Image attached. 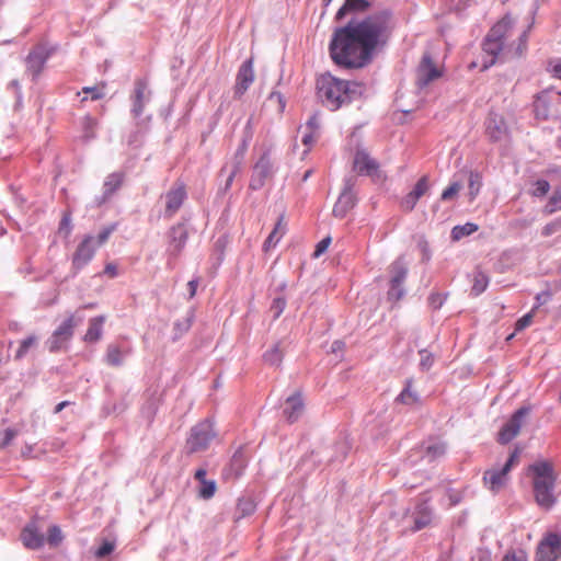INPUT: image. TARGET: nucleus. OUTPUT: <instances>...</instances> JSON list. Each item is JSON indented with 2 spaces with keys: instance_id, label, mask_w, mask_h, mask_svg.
<instances>
[{
  "instance_id": "2f4dec72",
  "label": "nucleus",
  "mask_w": 561,
  "mask_h": 561,
  "mask_svg": "<svg viewBox=\"0 0 561 561\" xmlns=\"http://www.w3.org/2000/svg\"><path fill=\"white\" fill-rule=\"evenodd\" d=\"M482 186V178L478 172L470 171L469 173V183H468V195L469 201L473 202L476 197L479 195Z\"/></svg>"
},
{
  "instance_id": "de8ad7c7",
  "label": "nucleus",
  "mask_w": 561,
  "mask_h": 561,
  "mask_svg": "<svg viewBox=\"0 0 561 561\" xmlns=\"http://www.w3.org/2000/svg\"><path fill=\"white\" fill-rule=\"evenodd\" d=\"M550 190V184L546 180H538L535 182V190L531 192L533 196L542 197Z\"/></svg>"
},
{
  "instance_id": "49530a36",
  "label": "nucleus",
  "mask_w": 561,
  "mask_h": 561,
  "mask_svg": "<svg viewBox=\"0 0 561 561\" xmlns=\"http://www.w3.org/2000/svg\"><path fill=\"white\" fill-rule=\"evenodd\" d=\"M537 307H535L530 312L526 313L525 316H523L520 319H518L515 323V331L516 332H519V331H523L524 329H526L527 327H529L533 322V319H534V312H535V309Z\"/></svg>"
},
{
  "instance_id": "f257e3e1",
  "label": "nucleus",
  "mask_w": 561,
  "mask_h": 561,
  "mask_svg": "<svg viewBox=\"0 0 561 561\" xmlns=\"http://www.w3.org/2000/svg\"><path fill=\"white\" fill-rule=\"evenodd\" d=\"M394 28L390 11L382 10L355 24H347L334 32L330 43L332 60L344 68L366 66L378 48L383 47Z\"/></svg>"
},
{
  "instance_id": "e433bc0d",
  "label": "nucleus",
  "mask_w": 561,
  "mask_h": 561,
  "mask_svg": "<svg viewBox=\"0 0 561 561\" xmlns=\"http://www.w3.org/2000/svg\"><path fill=\"white\" fill-rule=\"evenodd\" d=\"M478 230V226L472 222H467L462 226H456L454 227L451 231V237L454 240H459L462 237L470 236L471 233L476 232Z\"/></svg>"
},
{
  "instance_id": "9d476101",
  "label": "nucleus",
  "mask_w": 561,
  "mask_h": 561,
  "mask_svg": "<svg viewBox=\"0 0 561 561\" xmlns=\"http://www.w3.org/2000/svg\"><path fill=\"white\" fill-rule=\"evenodd\" d=\"M528 414V408L518 409L499 432V443L507 444L514 439L519 434L524 420Z\"/></svg>"
},
{
  "instance_id": "6ab92c4d",
  "label": "nucleus",
  "mask_w": 561,
  "mask_h": 561,
  "mask_svg": "<svg viewBox=\"0 0 561 561\" xmlns=\"http://www.w3.org/2000/svg\"><path fill=\"white\" fill-rule=\"evenodd\" d=\"M442 71L436 67L431 56L425 54L417 69V82L420 87L427 85L431 81L438 79Z\"/></svg>"
},
{
  "instance_id": "f8f14e48",
  "label": "nucleus",
  "mask_w": 561,
  "mask_h": 561,
  "mask_svg": "<svg viewBox=\"0 0 561 561\" xmlns=\"http://www.w3.org/2000/svg\"><path fill=\"white\" fill-rule=\"evenodd\" d=\"M149 99L150 91L148 89V81L142 78L136 79L134 83V91L130 95V112L135 118H139L142 115L145 105L149 101Z\"/></svg>"
},
{
  "instance_id": "4c0bfd02",
  "label": "nucleus",
  "mask_w": 561,
  "mask_h": 561,
  "mask_svg": "<svg viewBox=\"0 0 561 561\" xmlns=\"http://www.w3.org/2000/svg\"><path fill=\"white\" fill-rule=\"evenodd\" d=\"M446 453V444L445 443H435L432 445H428L425 449V457L432 461L435 460L442 456H444Z\"/></svg>"
},
{
  "instance_id": "4d7b16f0",
  "label": "nucleus",
  "mask_w": 561,
  "mask_h": 561,
  "mask_svg": "<svg viewBox=\"0 0 561 561\" xmlns=\"http://www.w3.org/2000/svg\"><path fill=\"white\" fill-rule=\"evenodd\" d=\"M550 66L552 76L561 80V59L551 61Z\"/></svg>"
},
{
  "instance_id": "cd10ccee",
  "label": "nucleus",
  "mask_w": 561,
  "mask_h": 561,
  "mask_svg": "<svg viewBox=\"0 0 561 561\" xmlns=\"http://www.w3.org/2000/svg\"><path fill=\"white\" fill-rule=\"evenodd\" d=\"M432 523V511L431 508L422 504L416 507L414 513V530H421L427 527Z\"/></svg>"
},
{
  "instance_id": "f3484780",
  "label": "nucleus",
  "mask_w": 561,
  "mask_h": 561,
  "mask_svg": "<svg viewBox=\"0 0 561 561\" xmlns=\"http://www.w3.org/2000/svg\"><path fill=\"white\" fill-rule=\"evenodd\" d=\"M354 169L360 174L381 178L379 164L365 151H357L354 158Z\"/></svg>"
},
{
  "instance_id": "a878e982",
  "label": "nucleus",
  "mask_w": 561,
  "mask_h": 561,
  "mask_svg": "<svg viewBox=\"0 0 561 561\" xmlns=\"http://www.w3.org/2000/svg\"><path fill=\"white\" fill-rule=\"evenodd\" d=\"M553 489L554 485H543L539 488L534 489V495L536 503L546 508L549 510L552 507V505L556 503V497L553 495Z\"/></svg>"
},
{
  "instance_id": "680f3d73",
  "label": "nucleus",
  "mask_w": 561,
  "mask_h": 561,
  "mask_svg": "<svg viewBox=\"0 0 561 561\" xmlns=\"http://www.w3.org/2000/svg\"><path fill=\"white\" fill-rule=\"evenodd\" d=\"M314 141V131H306L302 136V142L306 145V146H309L311 145L312 142Z\"/></svg>"
},
{
  "instance_id": "423d86ee",
  "label": "nucleus",
  "mask_w": 561,
  "mask_h": 561,
  "mask_svg": "<svg viewBox=\"0 0 561 561\" xmlns=\"http://www.w3.org/2000/svg\"><path fill=\"white\" fill-rule=\"evenodd\" d=\"M79 321L75 314H70L56 328L47 341L49 352L56 353L67 347Z\"/></svg>"
},
{
  "instance_id": "1a4fd4ad",
  "label": "nucleus",
  "mask_w": 561,
  "mask_h": 561,
  "mask_svg": "<svg viewBox=\"0 0 561 561\" xmlns=\"http://www.w3.org/2000/svg\"><path fill=\"white\" fill-rule=\"evenodd\" d=\"M529 473L533 476V488L543 485H554L557 476L550 461H537L528 467Z\"/></svg>"
},
{
  "instance_id": "a19ab883",
  "label": "nucleus",
  "mask_w": 561,
  "mask_h": 561,
  "mask_svg": "<svg viewBox=\"0 0 561 561\" xmlns=\"http://www.w3.org/2000/svg\"><path fill=\"white\" fill-rule=\"evenodd\" d=\"M501 561H529L528 553L524 549H510Z\"/></svg>"
},
{
  "instance_id": "09e8293b",
  "label": "nucleus",
  "mask_w": 561,
  "mask_h": 561,
  "mask_svg": "<svg viewBox=\"0 0 561 561\" xmlns=\"http://www.w3.org/2000/svg\"><path fill=\"white\" fill-rule=\"evenodd\" d=\"M558 231H561V217L557 218L556 220L547 224L542 230L541 234L545 237H549Z\"/></svg>"
},
{
  "instance_id": "9b49d317",
  "label": "nucleus",
  "mask_w": 561,
  "mask_h": 561,
  "mask_svg": "<svg viewBox=\"0 0 561 561\" xmlns=\"http://www.w3.org/2000/svg\"><path fill=\"white\" fill-rule=\"evenodd\" d=\"M95 250L96 245L94 237H84L72 255V268L75 270V274L82 270L93 259Z\"/></svg>"
},
{
  "instance_id": "f704fd0d",
  "label": "nucleus",
  "mask_w": 561,
  "mask_h": 561,
  "mask_svg": "<svg viewBox=\"0 0 561 561\" xmlns=\"http://www.w3.org/2000/svg\"><path fill=\"white\" fill-rule=\"evenodd\" d=\"M561 209V187L556 188L552 195L550 196L547 205L543 208V211L548 215H551Z\"/></svg>"
},
{
  "instance_id": "a18cd8bd",
  "label": "nucleus",
  "mask_w": 561,
  "mask_h": 561,
  "mask_svg": "<svg viewBox=\"0 0 561 561\" xmlns=\"http://www.w3.org/2000/svg\"><path fill=\"white\" fill-rule=\"evenodd\" d=\"M104 83H102L101 87H84L82 88V92L89 94L92 101H96L104 96Z\"/></svg>"
},
{
  "instance_id": "0eeeda50",
  "label": "nucleus",
  "mask_w": 561,
  "mask_h": 561,
  "mask_svg": "<svg viewBox=\"0 0 561 561\" xmlns=\"http://www.w3.org/2000/svg\"><path fill=\"white\" fill-rule=\"evenodd\" d=\"M561 558V535L546 533L537 545L535 561H558Z\"/></svg>"
},
{
  "instance_id": "39448f33",
  "label": "nucleus",
  "mask_w": 561,
  "mask_h": 561,
  "mask_svg": "<svg viewBox=\"0 0 561 561\" xmlns=\"http://www.w3.org/2000/svg\"><path fill=\"white\" fill-rule=\"evenodd\" d=\"M519 461V450L515 449L501 469H489L483 474L484 485L493 493L500 492L508 481V473Z\"/></svg>"
},
{
  "instance_id": "dca6fc26",
  "label": "nucleus",
  "mask_w": 561,
  "mask_h": 561,
  "mask_svg": "<svg viewBox=\"0 0 561 561\" xmlns=\"http://www.w3.org/2000/svg\"><path fill=\"white\" fill-rule=\"evenodd\" d=\"M254 78L253 59L250 58L245 60L238 70L234 85V95L237 98L242 96L253 83Z\"/></svg>"
},
{
  "instance_id": "393cba45",
  "label": "nucleus",
  "mask_w": 561,
  "mask_h": 561,
  "mask_svg": "<svg viewBox=\"0 0 561 561\" xmlns=\"http://www.w3.org/2000/svg\"><path fill=\"white\" fill-rule=\"evenodd\" d=\"M171 242L170 248L172 252L178 255L184 248L187 240V231L183 225H176L171 228Z\"/></svg>"
},
{
  "instance_id": "c9c22d12",
  "label": "nucleus",
  "mask_w": 561,
  "mask_h": 561,
  "mask_svg": "<svg viewBox=\"0 0 561 561\" xmlns=\"http://www.w3.org/2000/svg\"><path fill=\"white\" fill-rule=\"evenodd\" d=\"M283 356L284 354L279 344H275L264 354V360L272 366H278L283 360Z\"/></svg>"
},
{
  "instance_id": "13d9d810",
  "label": "nucleus",
  "mask_w": 561,
  "mask_h": 561,
  "mask_svg": "<svg viewBox=\"0 0 561 561\" xmlns=\"http://www.w3.org/2000/svg\"><path fill=\"white\" fill-rule=\"evenodd\" d=\"M318 128H319V118L317 115H312L307 122L306 129L316 133L318 130Z\"/></svg>"
},
{
  "instance_id": "412c9836",
  "label": "nucleus",
  "mask_w": 561,
  "mask_h": 561,
  "mask_svg": "<svg viewBox=\"0 0 561 561\" xmlns=\"http://www.w3.org/2000/svg\"><path fill=\"white\" fill-rule=\"evenodd\" d=\"M21 539L23 545L30 549H38L45 542L44 535L34 524H30L23 529Z\"/></svg>"
},
{
  "instance_id": "bb28decb",
  "label": "nucleus",
  "mask_w": 561,
  "mask_h": 561,
  "mask_svg": "<svg viewBox=\"0 0 561 561\" xmlns=\"http://www.w3.org/2000/svg\"><path fill=\"white\" fill-rule=\"evenodd\" d=\"M129 353H130L129 348L123 350L122 347H119L116 344H110L106 348L105 362L110 366H114V367L121 366L123 364L124 356Z\"/></svg>"
},
{
  "instance_id": "864d4df0",
  "label": "nucleus",
  "mask_w": 561,
  "mask_h": 561,
  "mask_svg": "<svg viewBox=\"0 0 561 561\" xmlns=\"http://www.w3.org/2000/svg\"><path fill=\"white\" fill-rule=\"evenodd\" d=\"M330 243H331V238L330 237H327V238L322 239L317 244L314 253H313V256L314 257H319L321 254H323L328 250Z\"/></svg>"
},
{
  "instance_id": "5701e85b",
  "label": "nucleus",
  "mask_w": 561,
  "mask_h": 561,
  "mask_svg": "<svg viewBox=\"0 0 561 561\" xmlns=\"http://www.w3.org/2000/svg\"><path fill=\"white\" fill-rule=\"evenodd\" d=\"M304 412V402L299 392L293 394L286 400L284 413L288 422L294 423Z\"/></svg>"
},
{
  "instance_id": "7ed1b4c3",
  "label": "nucleus",
  "mask_w": 561,
  "mask_h": 561,
  "mask_svg": "<svg viewBox=\"0 0 561 561\" xmlns=\"http://www.w3.org/2000/svg\"><path fill=\"white\" fill-rule=\"evenodd\" d=\"M527 41H528V28H525L520 32L518 35V44L516 47H513V45H507L496 36H492V33L489 32L484 43H483V51L491 56V59L483 64V69H488L495 62L496 56L503 51V49L506 47L508 53L512 54V56L519 57L522 56L526 49H527Z\"/></svg>"
},
{
  "instance_id": "c756f323",
  "label": "nucleus",
  "mask_w": 561,
  "mask_h": 561,
  "mask_svg": "<svg viewBox=\"0 0 561 561\" xmlns=\"http://www.w3.org/2000/svg\"><path fill=\"white\" fill-rule=\"evenodd\" d=\"M472 287H471V294L473 296H479L482 294L488 285H489V277L483 272L477 270L472 274Z\"/></svg>"
},
{
  "instance_id": "473e14b6",
  "label": "nucleus",
  "mask_w": 561,
  "mask_h": 561,
  "mask_svg": "<svg viewBox=\"0 0 561 561\" xmlns=\"http://www.w3.org/2000/svg\"><path fill=\"white\" fill-rule=\"evenodd\" d=\"M367 7L366 0H346L344 5L336 12V19H342L347 10H364Z\"/></svg>"
},
{
  "instance_id": "a211bd4d",
  "label": "nucleus",
  "mask_w": 561,
  "mask_h": 561,
  "mask_svg": "<svg viewBox=\"0 0 561 561\" xmlns=\"http://www.w3.org/2000/svg\"><path fill=\"white\" fill-rule=\"evenodd\" d=\"M272 174V164L267 153H264L256 162L250 182L252 190H259L264 185L265 180Z\"/></svg>"
},
{
  "instance_id": "f03ea898",
  "label": "nucleus",
  "mask_w": 561,
  "mask_h": 561,
  "mask_svg": "<svg viewBox=\"0 0 561 561\" xmlns=\"http://www.w3.org/2000/svg\"><path fill=\"white\" fill-rule=\"evenodd\" d=\"M320 99L332 111L351 103L363 93V85L355 81L339 79L330 73H323L317 79Z\"/></svg>"
},
{
  "instance_id": "bf43d9fd",
  "label": "nucleus",
  "mask_w": 561,
  "mask_h": 561,
  "mask_svg": "<svg viewBox=\"0 0 561 561\" xmlns=\"http://www.w3.org/2000/svg\"><path fill=\"white\" fill-rule=\"evenodd\" d=\"M105 275H107L111 278H114L117 276V266L114 263H107L104 267Z\"/></svg>"
},
{
  "instance_id": "5fc2aeb1",
  "label": "nucleus",
  "mask_w": 561,
  "mask_h": 561,
  "mask_svg": "<svg viewBox=\"0 0 561 561\" xmlns=\"http://www.w3.org/2000/svg\"><path fill=\"white\" fill-rule=\"evenodd\" d=\"M114 229H115L114 226L103 229L98 236L95 245H102L103 243H105L107 241V239L110 238L111 233L114 231Z\"/></svg>"
},
{
  "instance_id": "79ce46f5",
  "label": "nucleus",
  "mask_w": 561,
  "mask_h": 561,
  "mask_svg": "<svg viewBox=\"0 0 561 561\" xmlns=\"http://www.w3.org/2000/svg\"><path fill=\"white\" fill-rule=\"evenodd\" d=\"M36 342H37V337L34 335H31V336L26 337L25 340H23L20 344L19 350L16 351L15 358L20 359L23 356H25L26 353L28 352V350L31 347H33L36 344Z\"/></svg>"
},
{
  "instance_id": "c85d7f7f",
  "label": "nucleus",
  "mask_w": 561,
  "mask_h": 561,
  "mask_svg": "<svg viewBox=\"0 0 561 561\" xmlns=\"http://www.w3.org/2000/svg\"><path fill=\"white\" fill-rule=\"evenodd\" d=\"M286 231V222L284 220V216H280L278 221L275 225V228L270 233L267 239L264 242V249L267 250L271 247L276 245Z\"/></svg>"
},
{
  "instance_id": "69168bd1",
  "label": "nucleus",
  "mask_w": 561,
  "mask_h": 561,
  "mask_svg": "<svg viewBox=\"0 0 561 561\" xmlns=\"http://www.w3.org/2000/svg\"><path fill=\"white\" fill-rule=\"evenodd\" d=\"M285 304H286V302H285V300H284V299H280V298H278V299H275V300H274V305H275V306L277 307V309H278L276 317H278V316H279V313L283 311V309H284V307H285Z\"/></svg>"
},
{
  "instance_id": "58836bf2",
  "label": "nucleus",
  "mask_w": 561,
  "mask_h": 561,
  "mask_svg": "<svg viewBox=\"0 0 561 561\" xmlns=\"http://www.w3.org/2000/svg\"><path fill=\"white\" fill-rule=\"evenodd\" d=\"M217 485L214 480L202 481L198 489V496L204 500H209L215 495Z\"/></svg>"
},
{
  "instance_id": "7c9ffc66",
  "label": "nucleus",
  "mask_w": 561,
  "mask_h": 561,
  "mask_svg": "<svg viewBox=\"0 0 561 561\" xmlns=\"http://www.w3.org/2000/svg\"><path fill=\"white\" fill-rule=\"evenodd\" d=\"M397 400L405 405H414L419 403V394L412 390L411 379L407 380L405 388L400 392Z\"/></svg>"
},
{
  "instance_id": "37998d69",
  "label": "nucleus",
  "mask_w": 561,
  "mask_h": 561,
  "mask_svg": "<svg viewBox=\"0 0 561 561\" xmlns=\"http://www.w3.org/2000/svg\"><path fill=\"white\" fill-rule=\"evenodd\" d=\"M462 185L460 182L450 183L442 193V201H450L455 198L460 192Z\"/></svg>"
},
{
  "instance_id": "aec40b11",
  "label": "nucleus",
  "mask_w": 561,
  "mask_h": 561,
  "mask_svg": "<svg viewBox=\"0 0 561 561\" xmlns=\"http://www.w3.org/2000/svg\"><path fill=\"white\" fill-rule=\"evenodd\" d=\"M48 57L49 53L45 47H36L30 53L26 65L34 77L41 73Z\"/></svg>"
},
{
  "instance_id": "603ef678",
  "label": "nucleus",
  "mask_w": 561,
  "mask_h": 561,
  "mask_svg": "<svg viewBox=\"0 0 561 561\" xmlns=\"http://www.w3.org/2000/svg\"><path fill=\"white\" fill-rule=\"evenodd\" d=\"M417 198L415 196H413L411 193H409L402 201H401V207L405 210V211H411L416 203H417Z\"/></svg>"
},
{
  "instance_id": "4468645a",
  "label": "nucleus",
  "mask_w": 561,
  "mask_h": 561,
  "mask_svg": "<svg viewBox=\"0 0 561 561\" xmlns=\"http://www.w3.org/2000/svg\"><path fill=\"white\" fill-rule=\"evenodd\" d=\"M485 131L492 141H500L508 136V127L505 118L494 112H491L485 122Z\"/></svg>"
},
{
  "instance_id": "338daca9",
  "label": "nucleus",
  "mask_w": 561,
  "mask_h": 561,
  "mask_svg": "<svg viewBox=\"0 0 561 561\" xmlns=\"http://www.w3.org/2000/svg\"><path fill=\"white\" fill-rule=\"evenodd\" d=\"M348 198H350V196H346V195H342V196L339 198V202H337V204L335 205V207H334V209H333V213H334L335 215H337V213H339V206L344 202V199H348Z\"/></svg>"
},
{
  "instance_id": "ddd939ff",
  "label": "nucleus",
  "mask_w": 561,
  "mask_h": 561,
  "mask_svg": "<svg viewBox=\"0 0 561 561\" xmlns=\"http://www.w3.org/2000/svg\"><path fill=\"white\" fill-rule=\"evenodd\" d=\"M164 216L172 218L182 207L186 199V186L183 182H176L174 186L165 193Z\"/></svg>"
},
{
  "instance_id": "6e6552de",
  "label": "nucleus",
  "mask_w": 561,
  "mask_h": 561,
  "mask_svg": "<svg viewBox=\"0 0 561 561\" xmlns=\"http://www.w3.org/2000/svg\"><path fill=\"white\" fill-rule=\"evenodd\" d=\"M533 106L535 117L540 121H547L552 115L559 113L561 101L558 96H553L550 90H545L536 95Z\"/></svg>"
},
{
  "instance_id": "3c124183",
  "label": "nucleus",
  "mask_w": 561,
  "mask_h": 561,
  "mask_svg": "<svg viewBox=\"0 0 561 561\" xmlns=\"http://www.w3.org/2000/svg\"><path fill=\"white\" fill-rule=\"evenodd\" d=\"M420 356H421L420 366L423 369H430L434 363L433 355L430 352L422 350V351H420Z\"/></svg>"
},
{
  "instance_id": "e2e57ef3",
  "label": "nucleus",
  "mask_w": 561,
  "mask_h": 561,
  "mask_svg": "<svg viewBox=\"0 0 561 561\" xmlns=\"http://www.w3.org/2000/svg\"><path fill=\"white\" fill-rule=\"evenodd\" d=\"M198 282L196 279L190 280L187 284L190 298H193L196 294Z\"/></svg>"
},
{
  "instance_id": "774afa93",
  "label": "nucleus",
  "mask_w": 561,
  "mask_h": 561,
  "mask_svg": "<svg viewBox=\"0 0 561 561\" xmlns=\"http://www.w3.org/2000/svg\"><path fill=\"white\" fill-rule=\"evenodd\" d=\"M69 404H70V402H69V401H62V402L58 403V404L56 405V408H55V413H59V412H61V410H62L64 408H66L67 405H69Z\"/></svg>"
},
{
  "instance_id": "c03bdc74",
  "label": "nucleus",
  "mask_w": 561,
  "mask_h": 561,
  "mask_svg": "<svg viewBox=\"0 0 561 561\" xmlns=\"http://www.w3.org/2000/svg\"><path fill=\"white\" fill-rule=\"evenodd\" d=\"M428 191L427 176H422L415 184L414 188L410 192L417 199Z\"/></svg>"
},
{
  "instance_id": "052dcab7",
  "label": "nucleus",
  "mask_w": 561,
  "mask_h": 561,
  "mask_svg": "<svg viewBox=\"0 0 561 561\" xmlns=\"http://www.w3.org/2000/svg\"><path fill=\"white\" fill-rule=\"evenodd\" d=\"M430 305L435 309L439 308L443 304V299L439 294H432L428 298Z\"/></svg>"
},
{
  "instance_id": "72a5a7b5",
  "label": "nucleus",
  "mask_w": 561,
  "mask_h": 561,
  "mask_svg": "<svg viewBox=\"0 0 561 561\" xmlns=\"http://www.w3.org/2000/svg\"><path fill=\"white\" fill-rule=\"evenodd\" d=\"M124 174L123 173H112L110 174L104 182V190L106 194L114 193L123 183Z\"/></svg>"
},
{
  "instance_id": "0e129e2a",
  "label": "nucleus",
  "mask_w": 561,
  "mask_h": 561,
  "mask_svg": "<svg viewBox=\"0 0 561 561\" xmlns=\"http://www.w3.org/2000/svg\"><path fill=\"white\" fill-rule=\"evenodd\" d=\"M206 474H207V471H206L204 468H199V469H197V470H196V472H195V476H194V477H195V479H196V480H198V481H199V483H201L202 481H206V480H207V479H206Z\"/></svg>"
},
{
  "instance_id": "20e7f679",
  "label": "nucleus",
  "mask_w": 561,
  "mask_h": 561,
  "mask_svg": "<svg viewBox=\"0 0 561 561\" xmlns=\"http://www.w3.org/2000/svg\"><path fill=\"white\" fill-rule=\"evenodd\" d=\"M215 437L216 433L209 420L196 424L186 439L187 453L195 454L206 450Z\"/></svg>"
},
{
  "instance_id": "2eb2a0df",
  "label": "nucleus",
  "mask_w": 561,
  "mask_h": 561,
  "mask_svg": "<svg viewBox=\"0 0 561 561\" xmlns=\"http://www.w3.org/2000/svg\"><path fill=\"white\" fill-rule=\"evenodd\" d=\"M391 273V288L389 290V296L399 300L403 296V289L401 288L402 283L404 282L408 275V268L402 260H397L390 265Z\"/></svg>"
},
{
  "instance_id": "6e6d98bb",
  "label": "nucleus",
  "mask_w": 561,
  "mask_h": 561,
  "mask_svg": "<svg viewBox=\"0 0 561 561\" xmlns=\"http://www.w3.org/2000/svg\"><path fill=\"white\" fill-rule=\"evenodd\" d=\"M238 508L242 510V516L245 514H250L254 511V505L250 501H240L238 503Z\"/></svg>"
},
{
  "instance_id": "b1692460",
  "label": "nucleus",
  "mask_w": 561,
  "mask_h": 561,
  "mask_svg": "<svg viewBox=\"0 0 561 561\" xmlns=\"http://www.w3.org/2000/svg\"><path fill=\"white\" fill-rule=\"evenodd\" d=\"M105 320V316L91 318L89 320L88 330L83 336V341L87 343H95L100 341L103 334V324Z\"/></svg>"
},
{
  "instance_id": "8fccbe9b",
  "label": "nucleus",
  "mask_w": 561,
  "mask_h": 561,
  "mask_svg": "<svg viewBox=\"0 0 561 561\" xmlns=\"http://www.w3.org/2000/svg\"><path fill=\"white\" fill-rule=\"evenodd\" d=\"M115 545L111 541H104L102 546L95 551V557L102 559L114 551Z\"/></svg>"
},
{
  "instance_id": "ea45409f",
  "label": "nucleus",
  "mask_w": 561,
  "mask_h": 561,
  "mask_svg": "<svg viewBox=\"0 0 561 561\" xmlns=\"http://www.w3.org/2000/svg\"><path fill=\"white\" fill-rule=\"evenodd\" d=\"M47 542L50 547H57L64 540L61 529L57 525H53L47 530Z\"/></svg>"
},
{
  "instance_id": "4be33fe9",
  "label": "nucleus",
  "mask_w": 561,
  "mask_h": 561,
  "mask_svg": "<svg viewBox=\"0 0 561 561\" xmlns=\"http://www.w3.org/2000/svg\"><path fill=\"white\" fill-rule=\"evenodd\" d=\"M515 27V19L511 15H505L490 30L492 36L501 38L505 44L512 37Z\"/></svg>"
}]
</instances>
